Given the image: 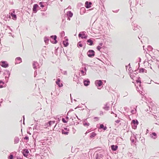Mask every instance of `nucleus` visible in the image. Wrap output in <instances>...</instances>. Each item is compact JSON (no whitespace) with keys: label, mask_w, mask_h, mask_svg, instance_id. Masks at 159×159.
<instances>
[{"label":"nucleus","mask_w":159,"mask_h":159,"mask_svg":"<svg viewBox=\"0 0 159 159\" xmlns=\"http://www.w3.org/2000/svg\"><path fill=\"white\" fill-rule=\"evenodd\" d=\"M95 84L99 89H101L103 87V82L102 80H97L95 81Z\"/></svg>","instance_id":"nucleus-1"},{"label":"nucleus","mask_w":159,"mask_h":159,"mask_svg":"<svg viewBox=\"0 0 159 159\" xmlns=\"http://www.w3.org/2000/svg\"><path fill=\"white\" fill-rule=\"evenodd\" d=\"M139 122L137 119H133L131 121V125L133 129H136L137 125L139 124Z\"/></svg>","instance_id":"nucleus-2"},{"label":"nucleus","mask_w":159,"mask_h":159,"mask_svg":"<svg viewBox=\"0 0 159 159\" xmlns=\"http://www.w3.org/2000/svg\"><path fill=\"white\" fill-rule=\"evenodd\" d=\"M57 37L56 35L51 36L50 37V41L53 44H56L57 42Z\"/></svg>","instance_id":"nucleus-3"},{"label":"nucleus","mask_w":159,"mask_h":159,"mask_svg":"<svg viewBox=\"0 0 159 159\" xmlns=\"http://www.w3.org/2000/svg\"><path fill=\"white\" fill-rule=\"evenodd\" d=\"M4 75H5V78L6 79V82L7 83L8 82V79L10 75V72L8 70H6L5 72L3 73Z\"/></svg>","instance_id":"nucleus-4"},{"label":"nucleus","mask_w":159,"mask_h":159,"mask_svg":"<svg viewBox=\"0 0 159 159\" xmlns=\"http://www.w3.org/2000/svg\"><path fill=\"white\" fill-rule=\"evenodd\" d=\"M88 56L90 58L93 57L95 55V52L93 50H89L87 52Z\"/></svg>","instance_id":"nucleus-5"},{"label":"nucleus","mask_w":159,"mask_h":159,"mask_svg":"<svg viewBox=\"0 0 159 159\" xmlns=\"http://www.w3.org/2000/svg\"><path fill=\"white\" fill-rule=\"evenodd\" d=\"M85 32L82 31L80 32L78 35V36L79 38H81L82 39H86L87 38L88 35L87 34H85Z\"/></svg>","instance_id":"nucleus-6"},{"label":"nucleus","mask_w":159,"mask_h":159,"mask_svg":"<svg viewBox=\"0 0 159 159\" xmlns=\"http://www.w3.org/2000/svg\"><path fill=\"white\" fill-rule=\"evenodd\" d=\"M0 65L2 67L5 68H7L9 66V64L5 61H1Z\"/></svg>","instance_id":"nucleus-7"},{"label":"nucleus","mask_w":159,"mask_h":159,"mask_svg":"<svg viewBox=\"0 0 159 159\" xmlns=\"http://www.w3.org/2000/svg\"><path fill=\"white\" fill-rule=\"evenodd\" d=\"M39 7L37 4H34L32 8L33 12L34 13H36L38 10L39 9Z\"/></svg>","instance_id":"nucleus-8"},{"label":"nucleus","mask_w":159,"mask_h":159,"mask_svg":"<svg viewBox=\"0 0 159 159\" xmlns=\"http://www.w3.org/2000/svg\"><path fill=\"white\" fill-rule=\"evenodd\" d=\"M22 153L23 155L25 157H27V156H28V154L29 153V151L28 150V149H26V148H24L23 149L22 151Z\"/></svg>","instance_id":"nucleus-9"},{"label":"nucleus","mask_w":159,"mask_h":159,"mask_svg":"<svg viewBox=\"0 0 159 159\" xmlns=\"http://www.w3.org/2000/svg\"><path fill=\"white\" fill-rule=\"evenodd\" d=\"M10 15L12 17V19L14 20H16L17 19L16 15L15 14V11H13L12 12L10 13Z\"/></svg>","instance_id":"nucleus-10"},{"label":"nucleus","mask_w":159,"mask_h":159,"mask_svg":"<svg viewBox=\"0 0 159 159\" xmlns=\"http://www.w3.org/2000/svg\"><path fill=\"white\" fill-rule=\"evenodd\" d=\"M83 83L85 86H87L89 85L90 81L88 79H86L84 80Z\"/></svg>","instance_id":"nucleus-11"},{"label":"nucleus","mask_w":159,"mask_h":159,"mask_svg":"<svg viewBox=\"0 0 159 159\" xmlns=\"http://www.w3.org/2000/svg\"><path fill=\"white\" fill-rule=\"evenodd\" d=\"M104 155L100 153H97L95 156V159H103L102 157Z\"/></svg>","instance_id":"nucleus-12"},{"label":"nucleus","mask_w":159,"mask_h":159,"mask_svg":"<svg viewBox=\"0 0 159 159\" xmlns=\"http://www.w3.org/2000/svg\"><path fill=\"white\" fill-rule=\"evenodd\" d=\"M93 38H90L88 39L87 41V44L90 46H92L93 45Z\"/></svg>","instance_id":"nucleus-13"},{"label":"nucleus","mask_w":159,"mask_h":159,"mask_svg":"<svg viewBox=\"0 0 159 159\" xmlns=\"http://www.w3.org/2000/svg\"><path fill=\"white\" fill-rule=\"evenodd\" d=\"M110 104L109 102H108L106 103L104 105V107H103V108L105 111H108L109 110L110 108Z\"/></svg>","instance_id":"nucleus-14"},{"label":"nucleus","mask_w":159,"mask_h":159,"mask_svg":"<svg viewBox=\"0 0 159 159\" xmlns=\"http://www.w3.org/2000/svg\"><path fill=\"white\" fill-rule=\"evenodd\" d=\"M22 61V59L20 57H17L15 59V64L20 63Z\"/></svg>","instance_id":"nucleus-15"},{"label":"nucleus","mask_w":159,"mask_h":159,"mask_svg":"<svg viewBox=\"0 0 159 159\" xmlns=\"http://www.w3.org/2000/svg\"><path fill=\"white\" fill-rule=\"evenodd\" d=\"M92 3L91 2L86 1L85 2V6L87 8H89L91 7Z\"/></svg>","instance_id":"nucleus-16"},{"label":"nucleus","mask_w":159,"mask_h":159,"mask_svg":"<svg viewBox=\"0 0 159 159\" xmlns=\"http://www.w3.org/2000/svg\"><path fill=\"white\" fill-rule=\"evenodd\" d=\"M3 20L5 21L9 20L11 19V16L7 14L3 16Z\"/></svg>","instance_id":"nucleus-17"},{"label":"nucleus","mask_w":159,"mask_h":159,"mask_svg":"<svg viewBox=\"0 0 159 159\" xmlns=\"http://www.w3.org/2000/svg\"><path fill=\"white\" fill-rule=\"evenodd\" d=\"M141 78L140 77H139L137 78V80H136V81L137 84H138V83L139 84V87L140 88V89L142 90L143 88H141Z\"/></svg>","instance_id":"nucleus-18"},{"label":"nucleus","mask_w":159,"mask_h":159,"mask_svg":"<svg viewBox=\"0 0 159 159\" xmlns=\"http://www.w3.org/2000/svg\"><path fill=\"white\" fill-rule=\"evenodd\" d=\"M111 149L112 151H116L118 149V147L117 145H112L111 146Z\"/></svg>","instance_id":"nucleus-19"},{"label":"nucleus","mask_w":159,"mask_h":159,"mask_svg":"<svg viewBox=\"0 0 159 159\" xmlns=\"http://www.w3.org/2000/svg\"><path fill=\"white\" fill-rule=\"evenodd\" d=\"M150 137L153 139H156L157 137V134L155 132H152L150 134Z\"/></svg>","instance_id":"nucleus-20"},{"label":"nucleus","mask_w":159,"mask_h":159,"mask_svg":"<svg viewBox=\"0 0 159 159\" xmlns=\"http://www.w3.org/2000/svg\"><path fill=\"white\" fill-rule=\"evenodd\" d=\"M39 132H38L36 131V132H34L33 134L32 137L34 139V140L35 141V140L37 138V136H38L39 134Z\"/></svg>","instance_id":"nucleus-21"},{"label":"nucleus","mask_w":159,"mask_h":159,"mask_svg":"<svg viewBox=\"0 0 159 159\" xmlns=\"http://www.w3.org/2000/svg\"><path fill=\"white\" fill-rule=\"evenodd\" d=\"M68 39H66L65 40L63 41V43L65 47H66L69 45V43L68 42Z\"/></svg>","instance_id":"nucleus-22"},{"label":"nucleus","mask_w":159,"mask_h":159,"mask_svg":"<svg viewBox=\"0 0 159 159\" xmlns=\"http://www.w3.org/2000/svg\"><path fill=\"white\" fill-rule=\"evenodd\" d=\"M61 80L60 79H58L56 81V83L57 85H58V86H59L60 87H62L63 86V84H60V82Z\"/></svg>","instance_id":"nucleus-23"},{"label":"nucleus","mask_w":159,"mask_h":159,"mask_svg":"<svg viewBox=\"0 0 159 159\" xmlns=\"http://www.w3.org/2000/svg\"><path fill=\"white\" fill-rule=\"evenodd\" d=\"M33 65L34 69H37V66H39V64L37 62L34 61L33 63Z\"/></svg>","instance_id":"nucleus-24"},{"label":"nucleus","mask_w":159,"mask_h":159,"mask_svg":"<svg viewBox=\"0 0 159 159\" xmlns=\"http://www.w3.org/2000/svg\"><path fill=\"white\" fill-rule=\"evenodd\" d=\"M55 122L56 121L55 120H50L48 121V122L47 123V125L48 126H51L52 124H55Z\"/></svg>","instance_id":"nucleus-25"},{"label":"nucleus","mask_w":159,"mask_h":159,"mask_svg":"<svg viewBox=\"0 0 159 159\" xmlns=\"http://www.w3.org/2000/svg\"><path fill=\"white\" fill-rule=\"evenodd\" d=\"M85 11L86 10L85 8L84 7H82L80 9V13L81 15H83L85 13Z\"/></svg>","instance_id":"nucleus-26"},{"label":"nucleus","mask_w":159,"mask_h":159,"mask_svg":"<svg viewBox=\"0 0 159 159\" xmlns=\"http://www.w3.org/2000/svg\"><path fill=\"white\" fill-rule=\"evenodd\" d=\"M99 128L105 130L107 129V127L106 126H104L103 124H101L100 125Z\"/></svg>","instance_id":"nucleus-27"},{"label":"nucleus","mask_w":159,"mask_h":159,"mask_svg":"<svg viewBox=\"0 0 159 159\" xmlns=\"http://www.w3.org/2000/svg\"><path fill=\"white\" fill-rule=\"evenodd\" d=\"M139 72L140 73H143L144 72L147 73V70L143 68H141L139 69Z\"/></svg>","instance_id":"nucleus-28"},{"label":"nucleus","mask_w":159,"mask_h":159,"mask_svg":"<svg viewBox=\"0 0 159 159\" xmlns=\"http://www.w3.org/2000/svg\"><path fill=\"white\" fill-rule=\"evenodd\" d=\"M66 14H67V16L68 17H71L73 15V13L72 12L70 11H68L67 12Z\"/></svg>","instance_id":"nucleus-29"},{"label":"nucleus","mask_w":159,"mask_h":159,"mask_svg":"<svg viewBox=\"0 0 159 159\" xmlns=\"http://www.w3.org/2000/svg\"><path fill=\"white\" fill-rule=\"evenodd\" d=\"M20 139L19 138L17 137H16L14 138V144H17L18 143Z\"/></svg>","instance_id":"nucleus-30"},{"label":"nucleus","mask_w":159,"mask_h":159,"mask_svg":"<svg viewBox=\"0 0 159 159\" xmlns=\"http://www.w3.org/2000/svg\"><path fill=\"white\" fill-rule=\"evenodd\" d=\"M86 120L87 119H85V120H83V125L84 126H89L90 125V124L89 123L85 122V120Z\"/></svg>","instance_id":"nucleus-31"},{"label":"nucleus","mask_w":159,"mask_h":159,"mask_svg":"<svg viewBox=\"0 0 159 159\" xmlns=\"http://www.w3.org/2000/svg\"><path fill=\"white\" fill-rule=\"evenodd\" d=\"M49 37L45 36L44 37V41L46 44L48 43V41H49Z\"/></svg>","instance_id":"nucleus-32"},{"label":"nucleus","mask_w":159,"mask_h":159,"mask_svg":"<svg viewBox=\"0 0 159 159\" xmlns=\"http://www.w3.org/2000/svg\"><path fill=\"white\" fill-rule=\"evenodd\" d=\"M97 135L94 132H92L90 134V138H93L95 137Z\"/></svg>","instance_id":"nucleus-33"},{"label":"nucleus","mask_w":159,"mask_h":159,"mask_svg":"<svg viewBox=\"0 0 159 159\" xmlns=\"http://www.w3.org/2000/svg\"><path fill=\"white\" fill-rule=\"evenodd\" d=\"M86 65H88L86 64H83L82 66H83L82 68V70H84L85 72H86L87 70L86 68Z\"/></svg>","instance_id":"nucleus-34"},{"label":"nucleus","mask_w":159,"mask_h":159,"mask_svg":"<svg viewBox=\"0 0 159 159\" xmlns=\"http://www.w3.org/2000/svg\"><path fill=\"white\" fill-rule=\"evenodd\" d=\"M61 133L62 134H64L65 135H68L69 133V131H65L63 129H61Z\"/></svg>","instance_id":"nucleus-35"},{"label":"nucleus","mask_w":159,"mask_h":159,"mask_svg":"<svg viewBox=\"0 0 159 159\" xmlns=\"http://www.w3.org/2000/svg\"><path fill=\"white\" fill-rule=\"evenodd\" d=\"M4 84V82L2 80H0V88L3 87V85Z\"/></svg>","instance_id":"nucleus-36"},{"label":"nucleus","mask_w":159,"mask_h":159,"mask_svg":"<svg viewBox=\"0 0 159 159\" xmlns=\"http://www.w3.org/2000/svg\"><path fill=\"white\" fill-rule=\"evenodd\" d=\"M44 2H40L39 4V5H40V7L43 8L45 7V6L44 5Z\"/></svg>","instance_id":"nucleus-37"},{"label":"nucleus","mask_w":159,"mask_h":159,"mask_svg":"<svg viewBox=\"0 0 159 159\" xmlns=\"http://www.w3.org/2000/svg\"><path fill=\"white\" fill-rule=\"evenodd\" d=\"M77 45L78 47H82L83 46V44L81 43V41L78 43Z\"/></svg>","instance_id":"nucleus-38"},{"label":"nucleus","mask_w":159,"mask_h":159,"mask_svg":"<svg viewBox=\"0 0 159 159\" xmlns=\"http://www.w3.org/2000/svg\"><path fill=\"white\" fill-rule=\"evenodd\" d=\"M8 159H14V156L13 154H12V153H10V156L8 157Z\"/></svg>","instance_id":"nucleus-39"},{"label":"nucleus","mask_w":159,"mask_h":159,"mask_svg":"<svg viewBox=\"0 0 159 159\" xmlns=\"http://www.w3.org/2000/svg\"><path fill=\"white\" fill-rule=\"evenodd\" d=\"M148 50L149 51H152L153 49L152 47L150 45H148Z\"/></svg>","instance_id":"nucleus-40"},{"label":"nucleus","mask_w":159,"mask_h":159,"mask_svg":"<svg viewBox=\"0 0 159 159\" xmlns=\"http://www.w3.org/2000/svg\"><path fill=\"white\" fill-rule=\"evenodd\" d=\"M80 71L81 72V74L82 75H84L86 74V72H85V73H84V71L83 70H80Z\"/></svg>","instance_id":"nucleus-41"},{"label":"nucleus","mask_w":159,"mask_h":159,"mask_svg":"<svg viewBox=\"0 0 159 159\" xmlns=\"http://www.w3.org/2000/svg\"><path fill=\"white\" fill-rule=\"evenodd\" d=\"M136 89H137V91L138 92H139V93H140V94H141L142 95H143V94H142V93H143V92H142V91L141 90H140L139 89V88H138V87L137 86L136 87Z\"/></svg>","instance_id":"nucleus-42"},{"label":"nucleus","mask_w":159,"mask_h":159,"mask_svg":"<svg viewBox=\"0 0 159 159\" xmlns=\"http://www.w3.org/2000/svg\"><path fill=\"white\" fill-rule=\"evenodd\" d=\"M62 122L64 123H66L67 122V121H66L64 118H62Z\"/></svg>","instance_id":"nucleus-43"},{"label":"nucleus","mask_w":159,"mask_h":159,"mask_svg":"<svg viewBox=\"0 0 159 159\" xmlns=\"http://www.w3.org/2000/svg\"><path fill=\"white\" fill-rule=\"evenodd\" d=\"M97 49L99 51H100L101 49V47L100 46H98L97 47Z\"/></svg>","instance_id":"nucleus-44"},{"label":"nucleus","mask_w":159,"mask_h":159,"mask_svg":"<svg viewBox=\"0 0 159 159\" xmlns=\"http://www.w3.org/2000/svg\"><path fill=\"white\" fill-rule=\"evenodd\" d=\"M24 139L25 140H27V141H28L29 139V137L28 136L26 135L24 138Z\"/></svg>","instance_id":"nucleus-45"},{"label":"nucleus","mask_w":159,"mask_h":159,"mask_svg":"<svg viewBox=\"0 0 159 159\" xmlns=\"http://www.w3.org/2000/svg\"><path fill=\"white\" fill-rule=\"evenodd\" d=\"M23 124L24 125H25V116L24 115L23 116Z\"/></svg>","instance_id":"nucleus-46"},{"label":"nucleus","mask_w":159,"mask_h":159,"mask_svg":"<svg viewBox=\"0 0 159 159\" xmlns=\"http://www.w3.org/2000/svg\"><path fill=\"white\" fill-rule=\"evenodd\" d=\"M137 106H136V107L134 108V110L135 111L134 113H136L137 112Z\"/></svg>","instance_id":"nucleus-47"},{"label":"nucleus","mask_w":159,"mask_h":159,"mask_svg":"<svg viewBox=\"0 0 159 159\" xmlns=\"http://www.w3.org/2000/svg\"><path fill=\"white\" fill-rule=\"evenodd\" d=\"M64 129L65 130L69 131V129H68V128L66 127H64Z\"/></svg>","instance_id":"nucleus-48"},{"label":"nucleus","mask_w":159,"mask_h":159,"mask_svg":"<svg viewBox=\"0 0 159 159\" xmlns=\"http://www.w3.org/2000/svg\"><path fill=\"white\" fill-rule=\"evenodd\" d=\"M130 139L131 140V142L132 143H134V139H132L131 137L130 138Z\"/></svg>","instance_id":"nucleus-49"},{"label":"nucleus","mask_w":159,"mask_h":159,"mask_svg":"<svg viewBox=\"0 0 159 159\" xmlns=\"http://www.w3.org/2000/svg\"><path fill=\"white\" fill-rule=\"evenodd\" d=\"M128 66H129V69H130V68H131V66H130V63H129V65H128V66H126V69H127V67H128Z\"/></svg>","instance_id":"nucleus-50"},{"label":"nucleus","mask_w":159,"mask_h":159,"mask_svg":"<svg viewBox=\"0 0 159 159\" xmlns=\"http://www.w3.org/2000/svg\"><path fill=\"white\" fill-rule=\"evenodd\" d=\"M63 74L65 75H67V72L66 71H64L63 72Z\"/></svg>","instance_id":"nucleus-51"},{"label":"nucleus","mask_w":159,"mask_h":159,"mask_svg":"<svg viewBox=\"0 0 159 159\" xmlns=\"http://www.w3.org/2000/svg\"><path fill=\"white\" fill-rule=\"evenodd\" d=\"M115 122L116 123H119L120 122V120H116Z\"/></svg>","instance_id":"nucleus-52"},{"label":"nucleus","mask_w":159,"mask_h":159,"mask_svg":"<svg viewBox=\"0 0 159 159\" xmlns=\"http://www.w3.org/2000/svg\"><path fill=\"white\" fill-rule=\"evenodd\" d=\"M37 125H35L34 127V129H37Z\"/></svg>","instance_id":"nucleus-53"},{"label":"nucleus","mask_w":159,"mask_h":159,"mask_svg":"<svg viewBox=\"0 0 159 159\" xmlns=\"http://www.w3.org/2000/svg\"><path fill=\"white\" fill-rule=\"evenodd\" d=\"M134 110H132L130 111L131 113L132 114H135L134 113Z\"/></svg>","instance_id":"nucleus-54"},{"label":"nucleus","mask_w":159,"mask_h":159,"mask_svg":"<svg viewBox=\"0 0 159 159\" xmlns=\"http://www.w3.org/2000/svg\"><path fill=\"white\" fill-rule=\"evenodd\" d=\"M119 10H117L116 11H112L113 12L115 13H117L118 11Z\"/></svg>","instance_id":"nucleus-55"},{"label":"nucleus","mask_w":159,"mask_h":159,"mask_svg":"<svg viewBox=\"0 0 159 159\" xmlns=\"http://www.w3.org/2000/svg\"><path fill=\"white\" fill-rule=\"evenodd\" d=\"M134 76H135L134 75H130V77L132 79H133V78L134 77Z\"/></svg>","instance_id":"nucleus-56"},{"label":"nucleus","mask_w":159,"mask_h":159,"mask_svg":"<svg viewBox=\"0 0 159 159\" xmlns=\"http://www.w3.org/2000/svg\"><path fill=\"white\" fill-rule=\"evenodd\" d=\"M7 28L8 29H9V30H11V31L12 32V29H11V28L9 26H7Z\"/></svg>","instance_id":"nucleus-57"},{"label":"nucleus","mask_w":159,"mask_h":159,"mask_svg":"<svg viewBox=\"0 0 159 159\" xmlns=\"http://www.w3.org/2000/svg\"><path fill=\"white\" fill-rule=\"evenodd\" d=\"M90 131V130H88L86 131V132L85 133V134H86L87 133H89V132Z\"/></svg>","instance_id":"nucleus-58"},{"label":"nucleus","mask_w":159,"mask_h":159,"mask_svg":"<svg viewBox=\"0 0 159 159\" xmlns=\"http://www.w3.org/2000/svg\"><path fill=\"white\" fill-rule=\"evenodd\" d=\"M16 159H23L22 158H21L20 157L17 156L16 157Z\"/></svg>","instance_id":"nucleus-59"},{"label":"nucleus","mask_w":159,"mask_h":159,"mask_svg":"<svg viewBox=\"0 0 159 159\" xmlns=\"http://www.w3.org/2000/svg\"><path fill=\"white\" fill-rule=\"evenodd\" d=\"M37 75V72L36 71H35L34 72V77H35Z\"/></svg>","instance_id":"nucleus-60"},{"label":"nucleus","mask_w":159,"mask_h":159,"mask_svg":"<svg viewBox=\"0 0 159 159\" xmlns=\"http://www.w3.org/2000/svg\"><path fill=\"white\" fill-rule=\"evenodd\" d=\"M98 117H94V119H95V120H98Z\"/></svg>","instance_id":"nucleus-61"},{"label":"nucleus","mask_w":159,"mask_h":159,"mask_svg":"<svg viewBox=\"0 0 159 159\" xmlns=\"http://www.w3.org/2000/svg\"><path fill=\"white\" fill-rule=\"evenodd\" d=\"M152 59L153 60H155V59H156V57L155 56H153V57H152Z\"/></svg>","instance_id":"nucleus-62"},{"label":"nucleus","mask_w":159,"mask_h":159,"mask_svg":"<svg viewBox=\"0 0 159 159\" xmlns=\"http://www.w3.org/2000/svg\"><path fill=\"white\" fill-rule=\"evenodd\" d=\"M133 72V70H131V69H130V70H129V73H131Z\"/></svg>","instance_id":"nucleus-63"},{"label":"nucleus","mask_w":159,"mask_h":159,"mask_svg":"<svg viewBox=\"0 0 159 159\" xmlns=\"http://www.w3.org/2000/svg\"><path fill=\"white\" fill-rule=\"evenodd\" d=\"M47 13L45 14V13H43V12H42L41 13V14L43 15V16H45V15Z\"/></svg>","instance_id":"nucleus-64"}]
</instances>
